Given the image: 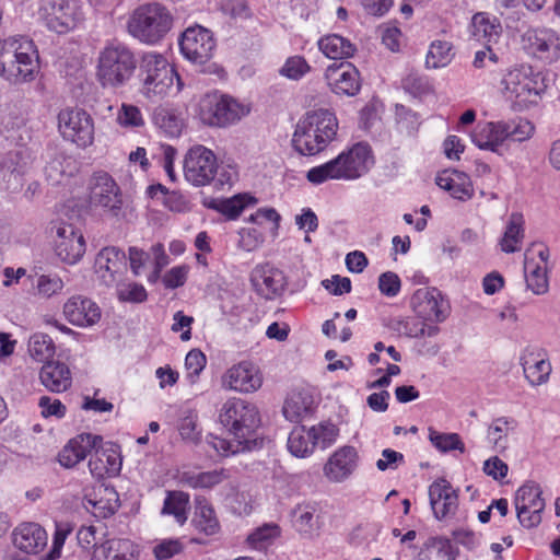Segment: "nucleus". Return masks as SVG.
I'll list each match as a JSON object with an SVG mask.
<instances>
[{
  "label": "nucleus",
  "instance_id": "46",
  "mask_svg": "<svg viewBox=\"0 0 560 560\" xmlns=\"http://www.w3.org/2000/svg\"><path fill=\"white\" fill-rule=\"evenodd\" d=\"M314 443L310 429L294 428L288 438V450L295 457H306L314 452Z\"/></svg>",
  "mask_w": 560,
  "mask_h": 560
},
{
  "label": "nucleus",
  "instance_id": "7",
  "mask_svg": "<svg viewBox=\"0 0 560 560\" xmlns=\"http://www.w3.org/2000/svg\"><path fill=\"white\" fill-rule=\"evenodd\" d=\"M174 18L168 8L160 2L138 5L126 23L127 33L147 45L160 43L173 27Z\"/></svg>",
  "mask_w": 560,
  "mask_h": 560
},
{
  "label": "nucleus",
  "instance_id": "61",
  "mask_svg": "<svg viewBox=\"0 0 560 560\" xmlns=\"http://www.w3.org/2000/svg\"><path fill=\"white\" fill-rule=\"evenodd\" d=\"M238 247L246 252H252L258 248L264 242V235L257 229H241L238 232Z\"/></svg>",
  "mask_w": 560,
  "mask_h": 560
},
{
  "label": "nucleus",
  "instance_id": "48",
  "mask_svg": "<svg viewBox=\"0 0 560 560\" xmlns=\"http://www.w3.org/2000/svg\"><path fill=\"white\" fill-rule=\"evenodd\" d=\"M226 478L228 475L224 469H214L198 474L185 472L182 481L194 489H211L223 482Z\"/></svg>",
  "mask_w": 560,
  "mask_h": 560
},
{
  "label": "nucleus",
  "instance_id": "50",
  "mask_svg": "<svg viewBox=\"0 0 560 560\" xmlns=\"http://www.w3.org/2000/svg\"><path fill=\"white\" fill-rule=\"evenodd\" d=\"M314 446L325 450L336 442L338 436V428L330 422H323L310 428Z\"/></svg>",
  "mask_w": 560,
  "mask_h": 560
},
{
  "label": "nucleus",
  "instance_id": "55",
  "mask_svg": "<svg viewBox=\"0 0 560 560\" xmlns=\"http://www.w3.org/2000/svg\"><path fill=\"white\" fill-rule=\"evenodd\" d=\"M311 70L307 61L301 56H293L287 59L280 73L291 80H300Z\"/></svg>",
  "mask_w": 560,
  "mask_h": 560
},
{
  "label": "nucleus",
  "instance_id": "24",
  "mask_svg": "<svg viewBox=\"0 0 560 560\" xmlns=\"http://www.w3.org/2000/svg\"><path fill=\"white\" fill-rule=\"evenodd\" d=\"M55 250L62 261L73 265L78 262L85 253L84 237L81 233L77 232L71 224L60 225L57 229Z\"/></svg>",
  "mask_w": 560,
  "mask_h": 560
},
{
  "label": "nucleus",
  "instance_id": "28",
  "mask_svg": "<svg viewBox=\"0 0 560 560\" xmlns=\"http://www.w3.org/2000/svg\"><path fill=\"white\" fill-rule=\"evenodd\" d=\"M103 441L102 436L83 433L69 441L58 455L61 466L72 468L83 460Z\"/></svg>",
  "mask_w": 560,
  "mask_h": 560
},
{
  "label": "nucleus",
  "instance_id": "56",
  "mask_svg": "<svg viewBox=\"0 0 560 560\" xmlns=\"http://www.w3.org/2000/svg\"><path fill=\"white\" fill-rule=\"evenodd\" d=\"M246 199L248 201L253 200L252 197H247L246 195H238L230 199H224L219 201L215 209L224 214L228 219L234 220L246 207Z\"/></svg>",
  "mask_w": 560,
  "mask_h": 560
},
{
  "label": "nucleus",
  "instance_id": "21",
  "mask_svg": "<svg viewBox=\"0 0 560 560\" xmlns=\"http://www.w3.org/2000/svg\"><path fill=\"white\" fill-rule=\"evenodd\" d=\"M222 383L231 390L253 393L261 386L262 378L253 363L244 361L230 368Z\"/></svg>",
  "mask_w": 560,
  "mask_h": 560
},
{
  "label": "nucleus",
  "instance_id": "54",
  "mask_svg": "<svg viewBox=\"0 0 560 560\" xmlns=\"http://www.w3.org/2000/svg\"><path fill=\"white\" fill-rule=\"evenodd\" d=\"M117 122L124 128H139L144 125V119L137 106L124 103L117 113Z\"/></svg>",
  "mask_w": 560,
  "mask_h": 560
},
{
  "label": "nucleus",
  "instance_id": "42",
  "mask_svg": "<svg viewBox=\"0 0 560 560\" xmlns=\"http://www.w3.org/2000/svg\"><path fill=\"white\" fill-rule=\"evenodd\" d=\"M524 219L521 213L514 212L510 215L505 232L500 241V246L504 253H514L521 249V243L524 237Z\"/></svg>",
  "mask_w": 560,
  "mask_h": 560
},
{
  "label": "nucleus",
  "instance_id": "18",
  "mask_svg": "<svg viewBox=\"0 0 560 560\" xmlns=\"http://www.w3.org/2000/svg\"><path fill=\"white\" fill-rule=\"evenodd\" d=\"M549 249L542 244H533L525 252L524 273L527 288L535 294H544L548 291Z\"/></svg>",
  "mask_w": 560,
  "mask_h": 560
},
{
  "label": "nucleus",
  "instance_id": "37",
  "mask_svg": "<svg viewBox=\"0 0 560 560\" xmlns=\"http://www.w3.org/2000/svg\"><path fill=\"white\" fill-rule=\"evenodd\" d=\"M313 395L307 389L292 390L283 405V416L291 422H300L312 413Z\"/></svg>",
  "mask_w": 560,
  "mask_h": 560
},
{
  "label": "nucleus",
  "instance_id": "62",
  "mask_svg": "<svg viewBox=\"0 0 560 560\" xmlns=\"http://www.w3.org/2000/svg\"><path fill=\"white\" fill-rule=\"evenodd\" d=\"M72 532V526L69 523L56 524V530L52 539V547L48 553L49 560H55L60 557L61 549L68 535Z\"/></svg>",
  "mask_w": 560,
  "mask_h": 560
},
{
  "label": "nucleus",
  "instance_id": "64",
  "mask_svg": "<svg viewBox=\"0 0 560 560\" xmlns=\"http://www.w3.org/2000/svg\"><path fill=\"white\" fill-rule=\"evenodd\" d=\"M432 547L436 549L440 560H456L459 553L458 547L443 537L433 538Z\"/></svg>",
  "mask_w": 560,
  "mask_h": 560
},
{
  "label": "nucleus",
  "instance_id": "5",
  "mask_svg": "<svg viewBox=\"0 0 560 560\" xmlns=\"http://www.w3.org/2000/svg\"><path fill=\"white\" fill-rule=\"evenodd\" d=\"M373 163L371 149L365 143H357L337 158L315 167L306 173V178L314 185L327 180H352L365 174Z\"/></svg>",
  "mask_w": 560,
  "mask_h": 560
},
{
  "label": "nucleus",
  "instance_id": "12",
  "mask_svg": "<svg viewBox=\"0 0 560 560\" xmlns=\"http://www.w3.org/2000/svg\"><path fill=\"white\" fill-rule=\"evenodd\" d=\"M37 13L46 27L58 34L73 30L83 19L77 0H40Z\"/></svg>",
  "mask_w": 560,
  "mask_h": 560
},
{
  "label": "nucleus",
  "instance_id": "49",
  "mask_svg": "<svg viewBox=\"0 0 560 560\" xmlns=\"http://www.w3.org/2000/svg\"><path fill=\"white\" fill-rule=\"evenodd\" d=\"M454 57L453 46L446 40H434L431 43L425 58L428 68L436 69L447 66Z\"/></svg>",
  "mask_w": 560,
  "mask_h": 560
},
{
  "label": "nucleus",
  "instance_id": "41",
  "mask_svg": "<svg viewBox=\"0 0 560 560\" xmlns=\"http://www.w3.org/2000/svg\"><path fill=\"white\" fill-rule=\"evenodd\" d=\"M395 329L408 338H432L440 332L436 325L429 324L418 316L399 319Z\"/></svg>",
  "mask_w": 560,
  "mask_h": 560
},
{
  "label": "nucleus",
  "instance_id": "32",
  "mask_svg": "<svg viewBox=\"0 0 560 560\" xmlns=\"http://www.w3.org/2000/svg\"><path fill=\"white\" fill-rule=\"evenodd\" d=\"M42 385L51 393L67 392L72 385V374L69 366L60 361H49L39 371Z\"/></svg>",
  "mask_w": 560,
  "mask_h": 560
},
{
  "label": "nucleus",
  "instance_id": "22",
  "mask_svg": "<svg viewBox=\"0 0 560 560\" xmlns=\"http://www.w3.org/2000/svg\"><path fill=\"white\" fill-rule=\"evenodd\" d=\"M94 267L97 278L105 285H113L127 268L126 254L115 246L105 247L97 254Z\"/></svg>",
  "mask_w": 560,
  "mask_h": 560
},
{
  "label": "nucleus",
  "instance_id": "1",
  "mask_svg": "<svg viewBox=\"0 0 560 560\" xmlns=\"http://www.w3.org/2000/svg\"><path fill=\"white\" fill-rule=\"evenodd\" d=\"M219 420L229 439L211 435L208 440V444L219 455L230 456L257 447L256 431L260 425V416L254 404L241 398H230L223 404Z\"/></svg>",
  "mask_w": 560,
  "mask_h": 560
},
{
  "label": "nucleus",
  "instance_id": "4",
  "mask_svg": "<svg viewBox=\"0 0 560 560\" xmlns=\"http://www.w3.org/2000/svg\"><path fill=\"white\" fill-rule=\"evenodd\" d=\"M38 52L25 36L0 42V77L13 84L30 82L38 71Z\"/></svg>",
  "mask_w": 560,
  "mask_h": 560
},
{
  "label": "nucleus",
  "instance_id": "25",
  "mask_svg": "<svg viewBox=\"0 0 560 560\" xmlns=\"http://www.w3.org/2000/svg\"><path fill=\"white\" fill-rule=\"evenodd\" d=\"M63 315L74 326L90 327L100 320L101 310L91 299L73 295L63 304Z\"/></svg>",
  "mask_w": 560,
  "mask_h": 560
},
{
  "label": "nucleus",
  "instance_id": "6",
  "mask_svg": "<svg viewBox=\"0 0 560 560\" xmlns=\"http://www.w3.org/2000/svg\"><path fill=\"white\" fill-rule=\"evenodd\" d=\"M184 176L196 187L213 183L215 187L223 188L233 184L236 172L231 166H220L212 150L197 144L191 147L185 155Z\"/></svg>",
  "mask_w": 560,
  "mask_h": 560
},
{
  "label": "nucleus",
  "instance_id": "51",
  "mask_svg": "<svg viewBox=\"0 0 560 560\" xmlns=\"http://www.w3.org/2000/svg\"><path fill=\"white\" fill-rule=\"evenodd\" d=\"M509 131L508 141L523 142L532 138L535 131L534 125L525 118L505 120Z\"/></svg>",
  "mask_w": 560,
  "mask_h": 560
},
{
  "label": "nucleus",
  "instance_id": "8",
  "mask_svg": "<svg viewBox=\"0 0 560 560\" xmlns=\"http://www.w3.org/2000/svg\"><path fill=\"white\" fill-rule=\"evenodd\" d=\"M215 46L212 32L200 25L186 28L179 39L180 51L187 60L202 67V72L222 78L225 74L223 68L210 61Z\"/></svg>",
  "mask_w": 560,
  "mask_h": 560
},
{
  "label": "nucleus",
  "instance_id": "11",
  "mask_svg": "<svg viewBox=\"0 0 560 560\" xmlns=\"http://www.w3.org/2000/svg\"><path fill=\"white\" fill-rule=\"evenodd\" d=\"M248 114V106L224 94H206L199 103V118L211 127L231 126Z\"/></svg>",
  "mask_w": 560,
  "mask_h": 560
},
{
  "label": "nucleus",
  "instance_id": "20",
  "mask_svg": "<svg viewBox=\"0 0 560 560\" xmlns=\"http://www.w3.org/2000/svg\"><path fill=\"white\" fill-rule=\"evenodd\" d=\"M325 79L332 92L339 95L354 96L361 88L360 73L350 62L329 66Z\"/></svg>",
  "mask_w": 560,
  "mask_h": 560
},
{
  "label": "nucleus",
  "instance_id": "15",
  "mask_svg": "<svg viewBox=\"0 0 560 560\" xmlns=\"http://www.w3.org/2000/svg\"><path fill=\"white\" fill-rule=\"evenodd\" d=\"M410 305L419 318L430 323H443L451 313L448 300L436 288L418 289Z\"/></svg>",
  "mask_w": 560,
  "mask_h": 560
},
{
  "label": "nucleus",
  "instance_id": "47",
  "mask_svg": "<svg viewBox=\"0 0 560 560\" xmlns=\"http://www.w3.org/2000/svg\"><path fill=\"white\" fill-rule=\"evenodd\" d=\"M281 535V528L276 523H266L254 529L247 536V544L256 550H266Z\"/></svg>",
  "mask_w": 560,
  "mask_h": 560
},
{
  "label": "nucleus",
  "instance_id": "16",
  "mask_svg": "<svg viewBox=\"0 0 560 560\" xmlns=\"http://www.w3.org/2000/svg\"><path fill=\"white\" fill-rule=\"evenodd\" d=\"M514 504L520 524L533 528L540 524L545 500L540 487L534 482L523 485L515 494Z\"/></svg>",
  "mask_w": 560,
  "mask_h": 560
},
{
  "label": "nucleus",
  "instance_id": "23",
  "mask_svg": "<svg viewBox=\"0 0 560 560\" xmlns=\"http://www.w3.org/2000/svg\"><path fill=\"white\" fill-rule=\"evenodd\" d=\"M291 524L296 533L305 539H314L319 536L323 522L316 503L302 502L290 512Z\"/></svg>",
  "mask_w": 560,
  "mask_h": 560
},
{
  "label": "nucleus",
  "instance_id": "63",
  "mask_svg": "<svg viewBox=\"0 0 560 560\" xmlns=\"http://www.w3.org/2000/svg\"><path fill=\"white\" fill-rule=\"evenodd\" d=\"M400 279L395 272L386 271L378 277V289L385 296H396L400 291Z\"/></svg>",
  "mask_w": 560,
  "mask_h": 560
},
{
  "label": "nucleus",
  "instance_id": "13",
  "mask_svg": "<svg viewBox=\"0 0 560 560\" xmlns=\"http://www.w3.org/2000/svg\"><path fill=\"white\" fill-rule=\"evenodd\" d=\"M58 129L65 140L86 148L94 140L92 117L81 108H65L58 114Z\"/></svg>",
  "mask_w": 560,
  "mask_h": 560
},
{
  "label": "nucleus",
  "instance_id": "39",
  "mask_svg": "<svg viewBox=\"0 0 560 560\" xmlns=\"http://www.w3.org/2000/svg\"><path fill=\"white\" fill-rule=\"evenodd\" d=\"M195 512L192 525L199 533L207 536H213L220 530V523L217 518L213 506L201 497L195 500Z\"/></svg>",
  "mask_w": 560,
  "mask_h": 560
},
{
  "label": "nucleus",
  "instance_id": "17",
  "mask_svg": "<svg viewBox=\"0 0 560 560\" xmlns=\"http://www.w3.org/2000/svg\"><path fill=\"white\" fill-rule=\"evenodd\" d=\"M523 48L530 55L547 62L560 57V36L551 28L530 27L522 35Z\"/></svg>",
  "mask_w": 560,
  "mask_h": 560
},
{
  "label": "nucleus",
  "instance_id": "36",
  "mask_svg": "<svg viewBox=\"0 0 560 560\" xmlns=\"http://www.w3.org/2000/svg\"><path fill=\"white\" fill-rule=\"evenodd\" d=\"M516 428L517 422L513 418H495L487 429V442L494 452L504 453L509 448V439L515 433Z\"/></svg>",
  "mask_w": 560,
  "mask_h": 560
},
{
  "label": "nucleus",
  "instance_id": "43",
  "mask_svg": "<svg viewBox=\"0 0 560 560\" xmlns=\"http://www.w3.org/2000/svg\"><path fill=\"white\" fill-rule=\"evenodd\" d=\"M189 508V495L183 491H168L163 503L161 513L172 515L175 521L183 525L187 521Z\"/></svg>",
  "mask_w": 560,
  "mask_h": 560
},
{
  "label": "nucleus",
  "instance_id": "19",
  "mask_svg": "<svg viewBox=\"0 0 560 560\" xmlns=\"http://www.w3.org/2000/svg\"><path fill=\"white\" fill-rule=\"evenodd\" d=\"M250 282L255 291L266 300L281 295L287 285L284 273L270 264L257 265L250 272Z\"/></svg>",
  "mask_w": 560,
  "mask_h": 560
},
{
  "label": "nucleus",
  "instance_id": "31",
  "mask_svg": "<svg viewBox=\"0 0 560 560\" xmlns=\"http://www.w3.org/2000/svg\"><path fill=\"white\" fill-rule=\"evenodd\" d=\"M526 380L533 386H539L549 380L551 364L541 349L527 348L521 357Z\"/></svg>",
  "mask_w": 560,
  "mask_h": 560
},
{
  "label": "nucleus",
  "instance_id": "30",
  "mask_svg": "<svg viewBox=\"0 0 560 560\" xmlns=\"http://www.w3.org/2000/svg\"><path fill=\"white\" fill-rule=\"evenodd\" d=\"M508 135L505 120H499L477 125L470 137L479 149L499 152L508 141Z\"/></svg>",
  "mask_w": 560,
  "mask_h": 560
},
{
  "label": "nucleus",
  "instance_id": "58",
  "mask_svg": "<svg viewBox=\"0 0 560 560\" xmlns=\"http://www.w3.org/2000/svg\"><path fill=\"white\" fill-rule=\"evenodd\" d=\"M117 296L124 302L140 303L147 300V291L139 283H121L117 285Z\"/></svg>",
  "mask_w": 560,
  "mask_h": 560
},
{
  "label": "nucleus",
  "instance_id": "45",
  "mask_svg": "<svg viewBox=\"0 0 560 560\" xmlns=\"http://www.w3.org/2000/svg\"><path fill=\"white\" fill-rule=\"evenodd\" d=\"M55 350V343L47 334L35 332L28 339V354L37 362L45 364L46 362L51 361Z\"/></svg>",
  "mask_w": 560,
  "mask_h": 560
},
{
  "label": "nucleus",
  "instance_id": "9",
  "mask_svg": "<svg viewBox=\"0 0 560 560\" xmlns=\"http://www.w3.org/2000/svg\"><path fill=\"white\" fill-rule=\"evenodd\" d=\"M504 96L514 103V108L522 109L534 98L539 96L544 90V79L533 67L521 65L510 69L501 81Z\"/></svg>",
  "mask_w": 560,
  "mask_h": 560
},
{
  "label": "nucleus",
  "instance_id": "59",
  "mask_svg": "<svg viewBox=\"0 0 560 560\" xmlns=\"http://www.w3.org/2000/svg\"><path fill=\"white\" fill-rule=\"evenodd\" d=\"M206 364L207 358L205 353L199 349H192L187 353L185 359V368L191 382H195V378L198 377L199 374L203 371Z\"/></svg>",
  "mask_w": 560,
  "mask_h": 560
},
{
  "label": "nucleus",
  "instance_id": "27",
  "mask_svg": "<svg viewBox=\"0 0 560 560\" xmlns=\"http://www.w3.org/2000/svg\"><path fill=\"white\" fill-rule=\"evenodd\" d=\"M430 504L438 520L454 515L457 510V493L445 479L434 481L429 488Z\"/></svg>",
  "mask_w": 560,
  "mask_h": 560
},
{
  "label": "nucleus",
  "instance_id": "44",
  "mask_svg": "<svg viewBox=\"0 0 560 560\" xmlns=\"http://www.w3.org/2000/svg\"><path fill=\"white\" fill-rule=\"evenodd\" d=\"M153 121L168 137H178L184 121L180 115L172 108L158 107L153 113Z\"/></svg>",
  "mask_w": 560,
  "mask_h": 560
},
{
  "label": "nucleus",
  "instance_id": "35",
  "mask_svg": "<svg viewBox=\"0 0 560 560\" xmlns=\"http://www.w3.org/2000/svg\"><path fill=\"white\" fill-rule=\"evenodd\" d=\"M100 445L93 448L94 454L90 457L89 469L96 478H103L106 475L115 476L121 467L119 454L114 448V445H110L108 448H100Z\"/></svg>",
  "mask_w": 560,
  "mask_h": 560
},
{
  "label": "nucleus",
  "instance_id": "3",
  "mask_svg": "<svg viewBox=\"0 0 560 560\" xmlns=\"http://www.w3.org/2000/svg\"><path fill=\"white\" fill-rule=\"evenodd\" d=\"M338 119L329 109H314L302 116L295 127L292 145L302 155L313 156L336 140Z\"/></svg>",
  "mask_w": 560,
  "mask_h": 560
},
{
  "label": "nucleus",
  "instance_id": "40",
  "mask_svg": "<svg viewBox=\"0 0 560 560\" xmlns=\"http://www.w3.org/2000/svg\"><path fill=\"white\" fill-rule=\"evenodd\" d=\"M317 44L319 50L330 59L350 58L357 49L348 38L337 34L326 35Z\"/></svg>",
  "mask_w": 560,
  "mask_h": 560
},
{
  "label": "nucleus",
  "instance_id": "2",
  "mask_svg": "<svg viewBox=\"0 0 560 560\" xmlns=\"http://www.w3.org/2000/svg\"><path fill=\"white\" fill-rule=\"evenodd\" d=\"M137 67L131 47L117 39L107 40L97 52L95 78L103 89L117 91L129 84Z\"/></svg>",
  "mask_w": 560,
  "mask_h": 560
},
{
  "label": "nucleus",
  "instance_id": "38",
  "mask_svg": "<svg viewBox=\"0 0 560 560\" xmlns=\"http://www.w3.org/2000/svg\"><path fill=\"white\" fill-rule=\"evenodd\" d=\"M502 33L500 21L488 13L479 12L471 20V35L478 42L489 45L497 43Z\"/></svg>",
  "mask_w": 560,
  "mask_h": 560
},
{
  "label": "nucleus",
  "instance_id": "33",
  "mask_svg": "<svg viewBox=\"0 0 560 560\" xmlns=\"http://www.w3.org/2000/svg\"><path fill=\"white\" fill-rule=\"evenodd\" d=\"M435 183L457 200L467 201L474 196L472 183L464 172L456 170L444 171L436 176Z\"/></svg>",
  "mask_w": 560,
  "mask_h": 560
},
{
  "label": "nucleus",
  "instance_id": "57",
  "mask_svg": "<svg viewBox=\"0 0 560 560\" xmlns=\"http://www.w3.org/2000/svg\"><path fill=\"white\" fill-rule=\"evenodd\" d=\"M184 549L183 542L177 538L163 539L153 547V555L156 560H168L180 553Z\"/></svg>",
  "mask_w": 560,
  "mask_h": 560
},
{
  "label": "nucleus",
  "instance_id": "53",
  "mask_svg": "<svg viewBox=\"0 0 560 560\" xmlns=\"http://www.w3.org/2000/svg\"><path fill=\"white\" fill-rule=\"evenodd\" d=\"M63 287L62 279L57 275H40L35 283L36 294L44 299L59 294Z\"/></svg>",
  "mask_w": 560,
  "mask_h": 560
},
{
  "label": "nucleus",
  "instance_id": "52",
  "mask_svg": "<svg viewBox=\"0 0 560 560\" xmlns=\"http://www.w3.org/2000/svg\"><path fill=\"white\" fill-rule=\"evenodd\" d=\"M430 442L441 452H450L458 450L462 453L465 451L464 443L457 433H440L435 430H430Z\"/></svg>",
  "mask_w": 560,
  "mask_h": 560
},
{
  "label": "nucleus",
  "instance_id": "10",
  "mask_svg": "<svg viewBox=\"0 0 560 560\" xmlns=\"http://www.w3.org/2000/svg\"><path fill=\"white\" fill-rule=\"evenodd\" d=\"M141 92L148 98H162L174 85L176 71L160 54L147 52L140 63Z\"/></svg>",
  "mask_w": 560,
  "mask_h": 560
},
{
  "label": "nucleus",
  "instance_id": "34",
  "mask_svg": "<svg viewBox=\"0 0 560 560\" xmlns=\"http://www.w3.org/2000/svg\"><path fill=\"white\" fill-rule=\"evenodd\" d=\"M138 555L130 539L112 538L94 547L92 560H133Z\"/></svg>",
  "mask_w": 560,
  "mask_h": 560
},
{
  "label": "nucleus",
  "instance_id": "29",
  "mask_svg": "<svg viewBox=\"0 0 560 560\" xmlns=\"http://www.w3.org/2000/svg\"><path fill=\"white\" fill-rule=\"evenodd\" d=\"M12 542L26 555H35L47 545L46 530L36 523H23L14 528Z\"/></svg>",
  "mask_w": 560,
  "mask_h": 560
},
{
  "label": "nucleus",
  "instance_id": "14",
  "mask_svg": "<svg viewBox=\"0 0 560 560\" xmlns=\"http://www.w3.org/2000/svg\"><path fill=\"white\" fill-rule=\"evenodd\" d=\"M89 206L102 208L115 214L121 209V191L115 179L106 172H96L89 179Z\"/></svg>",
  "mask_w": 560,
  "mask_h": 560
},
{
  "label": "nucleus",
  "instance_id": "26",
  "mask_svg": "<svg viewBox=\"0 0 560 560\" xmlns=\"http://www.w3.org/2000/svg\"><path fill=\"white\" fill-rule=\"evenodd\" d=\"M358 452L353 446H342L328 458L324 466V475L331 482L348 479L358 466Z\"/></svg>",
  "mask_w": 560,
  "mask_h": 560
},
{
  "label": "nucleus",
  "instance_id": "60",
  "mask_svg": "<svg viewBox=\"0 0 560 560\" xmlns=\"http://www.w3.org/2000/svg\"><path fill=\"white\" fill-rule=\"evenodd\" d=\"M38 407L44 418L55 417L61 419L66 416L67 411L66 406L59 399L49 396H42L38 400Z\"/></svg>",
  "mask_w": 560,
  "mask_h": 560
}]
</instances>
